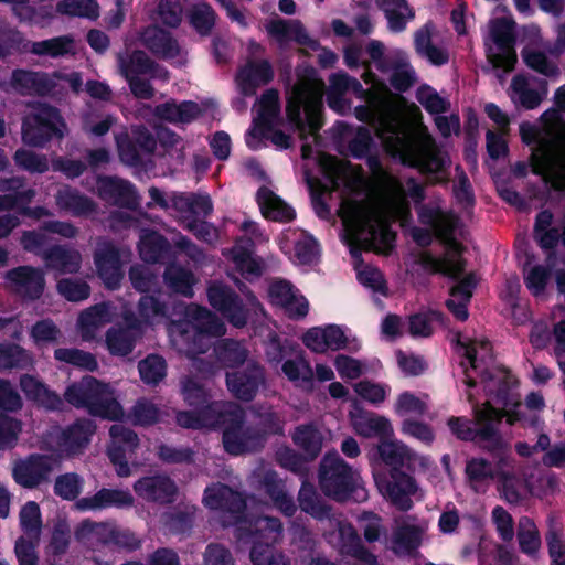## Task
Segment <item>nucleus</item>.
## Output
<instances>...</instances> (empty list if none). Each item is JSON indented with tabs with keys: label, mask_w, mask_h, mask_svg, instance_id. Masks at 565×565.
Masks as SVG:
<instances>
[{
	"label": "nucleus",
	"mask_w": 565,
	"mask_h": 565,
	"mask_svg": "<svg viewBox=\"0 0 565 565\" xmlns=\"http://www.w3.org/2000/svg\"><path fill=\"white\" fill-rule=\"evenodd\" d=\"M74 39L71 35H61L52 39L33 42L31 53L38 56L57 58L73 53Z\"/></svg>",
	"instance_id": "3c124183"
},
{
	"label": "nucleus",
	"mask_w": 565,
	"mask_h": 565,
	"mask_svg": "<svg viewBox=\"0 0 565 565\" xmlns=\"http://www.w3.org/2000/svg\"><path fill=\"white\" fill-rule=\"evenodd\" d=\"M138 323L135 321L126 328H110L106 332V345L111 355L127 356L136 347V330Z\"/></svg>",
	"instance_id": "58836bf2"
},
{
	"label": "nucleus",
	"mask_w": 565,
	"mask_h": 565,
	"mask_svg": "<svg viewBox=\"0 0 565 565\" xmlns=\"http://www.w3.org/2000/svg\"><path fill=\"white\" fill-rule=\"evenodd\" d=\"M94 264L99 279L109 290L120 287L125 273L119 248L110 241L102 242L94 252Z\"/></svg>",
	"instance_id": "dca6fc26"
},
{
	"label": "nucleus",
	"mask_w": 565,
	"mask_h": 565,
	"mask_svg": "<svg viewBox=\"0 0 565 565\" xmlns=\"http://www.w3.org/2000/svg\"><path fill=\"white\" fill-rule=\"evenodd\" d=\"M418 489L414 477L404 472L402 469H391L390 480L385 484V495L392 504L402 512H407L413 508L412 495Z\"/></svg>",
	"instance_id": "b1692460"
},
{
	"label": "nucleus",
	"mask_w": 565,
	"mask_h": 565,
	"mask_svg": "<svg viewBox=\"0 0 565 565\" xmlns=\"http://www.w3.org/2000/svg\"><path fill=\"white\" fill-rule=\"evenodd\" d=\"M375 3L384 13L387 28L393 33L403 32L407 22L415 18V11L407 0H375Z\"/></svg>",
	"instance_id": "4c0bfd02"
},
{
	"label": "nucleus",
	"mask_w": 565,
	"mask_h": 565,
	"mask_svg": "<svg viewBox=\"0 0 565 565\" xmlns=\"http://www.w3.org/2000/svg\"><path fill=\"white\" fill-rule=\"evenodd\" d=\"M134 491L148 502L170 504L175 501L178 487L169 476L153 475L139 478L134 483Z\"/></svg>",
	"instance_id": "aec40b11"
},
{
	"label": "nucleus",
	"mask_w": 565,
	"mask_h": 565,
	"mask_svg": "<svg viewBox=\"0 0 565 565\" xmlns=\"http://www.w3.org/2000/svg\"><path fill=\"white\" fill-rule=\"evenodd\" d=\"M292 441L303 451L307 460H315L321 452L322 436L312 424L298 426L292 435Z\"/></svg>",
	"instance_id": "a18cd8bd"
},
{
	"label": "nucleus",
	"mask_w": 565,
	"mask_h": 565,
	"mask_svg": "<svg viewBox=\"0 0 565 565\" xmlns=\"http://www.w3.org/2000/svg\"><path fill=\"white\" fill-rule=\"evenodd\" d=\"M224 406L225 407L217 412L215 426H212V428H222L224 450L231 456H237L245 423V412L239 405L233 402H225Z\"/></svg>",
	"instance_id": "f3484780"
},
{
	"label": "nucleus",
	"mask_w": 565,
	"mask_h": 565,
	"mask_svg": "<svg viewBox=\"0 0 565 565\" xmlns=\"http://www.w3.org/2000/svg\"><path fill=\"white\" fill-rule=\"evenodd\" d=\"M153 114L157 118L170 124H190L201 116L202 109L193 100H183L178 104L175 99L171 98L158 104Z\"/></svg>",
	"instance_id": "473e14b6"
},
{
	"label": "nucleus",
	"mask_w": 565,
	"mask_h": 565,
	"mask_svg": "<svg viewBox=\"0 0 565 565\" xmlns=\"http://www.w3.org/2000/svg\"><path fill=\"white\" fill-rule=\"evenodd\" d=\"M12 86L21 95H50L56 83L45 72H34L29 70H14L11 76Z\"/></svg>",
	"instance_id": "c85d7f7f"
},
{
	"label": "nucleus",
	"mask_w": 565,
	"mask_h": 565,
	"mask_svg": "<svg viewBox=\"0 0 565 565\" xmlns=\"http://www.w3.org/2000/svg\"><path fill=\"white\" fill-rule=\"evenodd\" d=\"M83 478L76 472H66L56 477L54 493L63 500L74 501L83 490Z\"/></svg>",
	"instance_id": "e2e57ef3"
},
{
	"label": "nucleus",
	"mask_w": 565,
	"mask_h": 565,
	"mask_svg": "<svg viewBox=\"0 0 565 565\" xmlns=\"http://www.w3.org/2000/svg\"><path fill=\"white\" fill-rule=\"evenodd\" d=\"M195 452L190 447H174L164 443L157 446L158 459L167 465L192 463Z\"/></svg>",
	"instance_id": "338daca9"
},
{
	"label": "nucleus",
	"mask_w": 565,
	"mask_h": 565,
	"mask_svg": "<svg viewBox=\"0 0 565 565\" xmlns=\"http://www.w3.org/2000/svg\"><path fill=\"white\" fill-rule=\"evenodd\" d=\"M203 503L209 509L222 510L232 514L243 513L246 509V501L242 494L223 483L206 487Z\"/></svg>",
	"instance_id": "bb28decb"
},
{
	"label": "nucleus",
	"mask_w": 565,
	"mask_h": 565,
	"mask_svg": "<svg viewBox=\"0 0 565 565\" xmlns=\"http://www.w3.org/2000/svg\"><path fill=\"white\" fill-rule=\"evenodd\" d=\"M249 557L254 565H291L282 552L268 544L253 543Z\"/></svg>",
	"instance_id": "052dcab7"
},
{
	"label": "nucleus",
	"mask_w": 565,
	"mask_h": 565,
	"mask_svg": "<svg viewBox=\"0 0 565 565\" xmlns=\"http://www.w3.org/2000/svg\"><path fill=\"white\" fill-rule=\"evenodd\" d=\"M45 266L61 274H75L81 268V254L62 245H53L42 253Z\"/></svg>",
	"instance_id": "c9c22d12"
},
{
	"label": "nucleus",
	"mask_w": 565,
	"mask_h": 565,
	"mask_svg": "<svg viewBox=\"0 0 565 565\" xmlns=\"http://www.w3.org/2000/svg\"><path fill=\"white\" fill-rule=\"evenodd\" d=\"M140 379L148 385H158L167 375V362L159 354H149L138 363Z\"/></svg>",
	"instance_id": "6e6d98bb"
},
{
	"label": "nucleus",
	"mask_w": 565,
	"mask_h": 565,
	"mask_svg": "<svg viewBox=\"0 0 565 565\" xmlns=\"http://www.w3.org/2000/svg\"><path fill=\"white\" fill-rule=\"evenodd\" d=\"M287 119L294 127H296L299 131L300 138L303 140L307 139L309 134H317L323 125L319 98L310 99V102H307L303 105L300 109V122L294 121L290 118Z\"/></svg>",
	"instance_id": "c03bdc74"
},
{
	"label": "nucleus",
	"mask_w": 565,
	"mask_h": 565,
	"mask_svg": "<svg viewBox=\"0 0 565 565\" xmlns=\"http://www.w3.org/2000/svg\"><path fill=\"white\" fill-rule=\"evenodd\" d=\"M134 497L128 490L102 488L92 497H84L77 501L79 510H104L108 508H130Z\"/></svg>",
	"instance_id": "7c9ffc66"
},
{
	"label": "nucleus",
	"mask_w": 565,
	"mask_h": 565,
	"mask_svg": "<svg viewBox=\"0 0 565 565\" xmlns=\"http://www.w3.org/2000/svg\"><path fill=\"white\" fill-rule=\"evenodd\" d=\"M96 429L93 419L79 417L62 429L57 444L67 455L82 454L90 444Z\"/></svg>",
	"instance_id": "412c9836"
},
{
	"label": "nucleus",
	"mask_w": 565,
	"mask_h": 565,
	"mask_svg": "<svg viewBox=\"0 0 565 565\" xmlns=\"http://www.w3.org/2000/svg\"><path fill=\"white\" fill-rule=\"evenodd\" d=\"M279 93L275 88L266 89L259 98V124L271 129L273 119L279 114Z\"/></svg>",
	"instance_id": "69168bd1"
},
{
	"label": "nucleus",
	"mask_w": 565,
	"mask_h": 565,
	"mask_svg": "<svg viewBox=\"0 0 565 565\" xmlns=\"http://www.w3.org/2000/svg\"><path fill=\"white\" fill-rule=\"evenodd\" d=\"M276 435H284V423L278 414L275 412L259 413L255 424L246 425L244 423L237 456L260 451L268 438Z\"/></svg>",
	"instance_id": "9b49d317"
},
{
	"label": "nucleus",
	"mask_w": 565,
	"mask_h": 565,
	"mask_svg": "<svg viewBox=\"0 0 565 565\" xmlns=\"http://www.w3.org/2000/svg\"><path fill=\"white\" fill-rule=\"evenodd\" d=\"M111 438L107 448V456L110 462L116 467L119 477H128L131 473L128 457L135 455L139 447L138 435L130 428L120 424H114L109 429Z\"/></svg>",
	"instance_id": "ddd939ff"
},
{
	"label": "nucleus",
	"mask_w": 565,
	"mask_h": 565,
	"mask_svg": "<svg viewBox=\"0 0 565 565\" xmlns=\"http://www.w3.org/2000/svg\"><path fill=\"white\" fill-rule=\"evenodd\" d=\"M186 18L196 33L207 36L214 29L216 13L207 2L200 0L188 10Z\"/></svg>",
	"instance_id": "8fccbe9b"
},
{
	"label": "nucleus",
	"mask_w": 565,
	"mask_h": 565,
	"mask_svg": "<svg viewBox=\"0 0 565 565\" xmlns=\"http://www.w3.org/2000/svg\"><path fill=\"white\" fill-rule=\"evenodd\" d=\"M66 124L61 111L46 103H35L32 111L24 117L21 127L22 140L25 145L43 148L52 140H62Z\"/></svg>",
	"instance_id": "20e7f679"
},
{
	"label": "nucleus",
	"mask_w": 565,
	"mask_h": 565,
	"mask_svg": "<svg viewBox=\"0 0 565 565\" xmlns=\"http://www.w3.org/2000/svg\"><path fill=\"white\" fill-rule=\"evenodd\" d=\"M266 30L281 47L290 41L300 45H309L311 42L307 30L299 21L273 20L267 24Z\"/></svg>",
	"instance_id": "e433bc0d"
},
{
	"label": "nucleus",
	"mask_w": 565,
	"mask_h": 565,
	"mask_svg": "<svg viewBox=\"0 0 565 565\" xmlns=\"http://www.w3.org/2000/svg\"><path fill=\"white\" fill-rule=\"evenodd\" d=\"M317 71L312 66L297 68V83L290 87L286 100V116L300 122V109L310 99L318 98L315 90Z\"/></svg>",
	"instance_id": "a211bd4d"
},
{
	"label": "nucleus",
	"mask_w": 565,
	"mask_h": 565,
	"mask_svg": "<svg viewBox=\"0 0 565 565\" xmlns=\"http://www.w3.org/2000/svg\"><path fill=\"white\" fill-rule=\"evenodd\" d=\"M298 344L288 339H281L277 333H269L265 343V355L269 364L278 365L286 356L292 355Z\"/></svg>",
	"instance_id": "4d7b16f0"
},
{
	"label": "nucleus",
	"mask_w": 565,
	"mask_h": 565,
	"mask_svg": "<svg viewBox=\"0 0 565 565\" xmlns=\"http://www.w3.org/2000/svg\"><path fill=\"white\" fill-rule=\"evenodd\" d=\"M416 98L425 110L430 115L445 114L450 109L449 100L443 98L430 86H422L416 94Z\"/></svg>",
	"instance_id": "774afa93"
},
{
	"label": "nucleus",
	"mask_w": 565,
	"mask_h": 565,
	"mask_svg": "<svg viewBox=\"0 0 565 565\" xmlns=\"http://www.w3.org/2000/svg\"><path fill=\"white\" fill-rule=\"evenodd\" d=\"M98 195L105 201H111L119 207L136 209L138 195L135 185L127 180L116 177H98Z\"/></svg>",
	"instance_id": "5701e85b"
},
{
	"label": "nucleus",
	"mask_w": 565,
	"mask_h": 565,
	"mask_svg": "<svg viewBox=\"0 0 565 565\" xmlns=\"http://www.w3.org/2000/svg\"><path fill=\"white\" fill-rule=\"evenodd\" d=\"M256 201L263 216L267 220L289 223L296 218L295 209L267 186L263 185L258 189Z\"/></svg>",
	"instance_id": "2f4dec72"
},
{
	"label": "nucleus",
	"mask_w": 565,
	"mask_h": 565,
	"mask_svg": "<svg viewBox=\"0 0 565 565\" xmlns=\"http://www.w3.org/2000/svg\"><path fill=\"white\" fill-rule=\"evenodd\" d=\"M211 307L220 312L233 327L243 328L248 321V309L241 296L222 281H212L206 289Z\"/></svg>",
	"instance_id": "6e6552de"
},
{
	"label": "nucleus",
	"mask_w": 565,
	"mask_h": 565,
	"mask_svg": "<svg viewBox=\"0 0 565 565\" xmlns=\"http://www.w3.org/2000/svg\"><path fill=\"white\" fill-rule=\"evenodd\" d=\"M422 530L416 525L404 524L398 526L392 536V550L401 556H412L422 544Z\"/></svg>",
	"instance_id": "37998d69"
},
{
	"label": "nucleus",
	"mask_w": 565,
	"mask_h": 565,
	"mask_svg": "<svg viewBox=\"0 0 565 565\" xmlns=\"http://www.w3.org/2000/svg\"><path fill=\"white\" fill-rule=\"evenodd\" d=\"M502 417L503 414L493 407L489 401L484 404L483 408L475 412L478 431L473 443L491 457L511 447L499 429Z\"/></svg>",
	"instance_id": "1a4fd4ad"
},
{
	"label": "nucleus",
	"mask_w": 565,
	"mask_h": 565,
	"mask_svg": "<svg viewBox=\"0 0 565 565\" xmlns=\"http://www.w3.org/2000/svg\"><path fill=\"white\" fill-rule=\"evenodd\" d=\"M186 316L191 319L195 342L222 337L226 331L221 319L205 307L191 305L186 309Z\"/></svg>",
	"instance_id": "c756f323"
},
{
	"label": "nucleus",
	"mask_w": 565,
	"mask_h": 565,
	"mask_svg": "<svg viewBox=\"0 0 565 565\" xmlns=\"http://www.w3.org/2000/svg\"><path fill=\"white\" fill-rule=\"evenodd\" d=\"M418 264L430 274H440L458 281L450 288V296L470 302L477 280L472 273L461 278L466 270V260L462 257L456 259L448 255L435 257L431 253L424 252L419 256Z\"/></svg>",
	"instance_id": "39448f33"
},
{
	"label": "nucleus",
	"mask_w": 565,
	"mask_h": 565,
	"mask_svg": "<svg viewBox=\"0 0 565 565\" xmlns=\"http://www.w3.org/2000/svg\"><path fill=\"white\" fill-rule=\"evenodd\" d=\"M130 419L134 425L150 427L160 419V409L147 398L138 399L130 411Z\"/></svg>",
	"instance_id": "0e129e2a"
},
{
	"label": "nucleus",
	"mask_w": 565,
	"mask_h": 565,
	"mask_svg": "<svg viewBox=\"0 0 565 565\" xmlns=\"http://www.w3.org/2000/svg\"><path fill=\"white\" fill-rule=\"evenodd\" d=\"M379 455L382 461L391 469H402L405 463L407 467L416 461L417 455L401 441L384 439L377 446Z\"/></svg>",
	"instance_id": "ea45409f"
},
{
	"label": "nucleus",
	"mask_w": 565,
	"mask_h": 565,
	"mask_svg": "<svg viewBox=\"0 0 565 565\" xmlns=\"http://www.w3.org/2000/svg\"><path fill=\"white\" fill-rule=\"evenodd\" d=\"M20 526L22 531L34 541H39L42 516L40 507L35 501L26 502L20 511Z\"/></svg>",
	"instance_id": "680f3d73"
},
{
	"label": "nucleus",
	"mask_w": 565,
	"mask_h": 565,
	"mask_svg": "<svg viewBox=\"0 0 565 565\" xmlns=\"http://www.w3.org/2000/svg\"><path fill=\"white\" fill-rule=\"evenodd\" d=\"M4 279L12 291L24 300H39L45 290V273L40 267L21 265L11 268L4 274Z\"/></svg>",
	"instance_id": "2eb2a0df"
},
{
	"label": "nucleus",
	"mask_w": 565,
	"mask_h": 565,
	"mask_svg": "<svg viewBox=\"0 0 565 565\" xmlns=\"http://www.w3.org/2000/svg\"><path fill=\"white\" fill-rule=\"evenodd\" d=\"M397 154L404 167L426 175L430 185L449 182L451 159L434 141L424 145L413 139H399Z\"/></svg>",
	"instance_id": "7ed1b4c3"
},
{
	"label": "nucleus",
	"mask_w": 565,
	"mask_h": 565,
	"mask_svg": "<svg viewBox=\"0 0 565 565\" xmlns=\"http://www.w3.org/2000/svg\"><path fill=\"white\" fill-rule=\"evenodd\" d=\"M275 71L268 60L247 61L237 74L241 93L254 96L257 89L273 82Z\"/></svg>",
	"instance_id": "393cba45"
},
{
	"label": "nucleus",
	"mask_w": 565,
	"mask_h": 565,
	"mask_svg": "<svg viewBox=\"0 0 565 565\" xmlns=\"http://www.w3.org/2000/svg\"><path fill=\"white\" fill-rule=\"evenodd\" d=\"M259 486L264 493L271 500L274 507L286 516H292L297 507L291 495L286 490V484L278 473L273 470H266L259 478Z\"/></svg>",
	"instance_id": "cd10ccee"
},
{
	"label": "nucleus",
	"mask_w": 565,
	"mask_h": 565,
	"mask_svg": "<svg viewBox=\"0 0 565 565\" xmlns=\"http://www.w3.org/2000/svg\"><path fill=\"white\" fill-rule=\"evenodd\" d=\"M32 359L29 352L21 345L12 342L0 343V369H26Z\"/></svg>",
	"instance_id": "5fc2aeb1"
},
{
	"label": "nucleus",
	"mask_w": 565,
	"mask_h": 565,
	"mask_svg": "<svg viewBox=\"0 0 565 565\" xmlns=\"http://www.w3.org/2000/svg\"><path fill=\"white\" fill-rule=\"evenodd\" d=\"M168 287L175 294H180L186 298L194 296L193 286L196 282L194 274L182 266L171 265L166 268L163 275Z\"/></svg>",
	"instance_id": "09e8293b"
},
{
	"label": "nucleus",
	"mask_w": 565,
	"mask_h": 565,
	"mask_svg": "<svg viewBox=\"0 0 565 565\" xmlns=\"http://www.w3.org/2000/svg\"><path fill=\"white\" fill-rule=\"evenodd\" d=\"M56 11L70 17L96 19L99 6L96 0H62L57 2Z\"/></svg>",
	"instance_id": "bf43d9fd"
},
{
	"label": "nucleus",
	"mask_w": 565,
	"mask_h": 565,
	"mask_svg": "<svg viewBox=\"0 0 565 565\" xmlns=\"http://www.w3.org/2000/svg\"><path fill=\"white\" fill-rule=\"evenodd\" d=\"M53 468L54 462L50 456L31 454L14 462L12 478L24 489H36L50 480Z\"/></svg>",
	"instance_id": "4468645a"
},
{
	"label": "nucleus",
	"mask_w": 565,
	"mask_h": 565,
	"mask_svg": "<svg viewBox=\"0 0 565 565\" xmlns=\"http://www.w3.org/2000/svg\"><path fill=\"white\" fill-rule=\"evenodd\" d=\"M215 355L225 367L237 370L247 363L249 351L237 340L222 339L214 348Z\"/></svg>",
	"instance_id": "79ce46f5"
},
{
	"label": "nucleus",
	"mask_w": 565,
	"mask_h": 565,
	"mask_svg": "<svg viewBox=\"0 0 565 565\" xmlns=\"http://www.w3.org/2000/svg\"><path fill=\"white\" fill-rule=\"evenodd\" d=\"M268 292L273 302L281 307L289 319L298 321L307 317L309 302L291 282L284 279L274 281Z\"/></svg>",
	"instance_id": "6ab92c4d"
},
{
	"label": "nucleus",
	"mask_w": 565,
	"mask_h": 565,
	"mask_svg": "<svg viewBox=\"0 0 565 565\" xmlns=\"http://www.w3.org/2000/svg\"><path fill=\"white\" fill-rule=\"evenodd\" d=\"M139 255L148 264H166L173 257L170 242L157 231H148L141 236Z\"/></svg>",
	"instance_id": "f704fd0d"
},
{
	"label": "nucleus",
	"mask_w": 565,
	"mask_h": 565,
	"mask_svg": "<svg viewBox=\"0 0 565 565\" xmlns=\"http://www.w3.org/2000/svg\"><path fill=\"white\" fill-rule=\"evenodd\" d=\"M115 140L120 161L129 167H141L142 154H152L157 149V139L143 125L116 135Z\"/></svg>",
	"instance_id": "9d476101"
},
{
	"label": "nucleus",
	"mask_w": 565,
	"mask_h": 565,
	"mask_svg": "<svg viewBox=\"0 0 565 565\" xmlns=\"http://www.w3.org/2000/svg\"><path fill=\"white\" fill-rule=\"evenodd\" d=\"M64 399L77 409H86L90 416L118 422L124 417L121 404L111 395L109 386L85 375L65 388Z\"/></svg>",
	"instance_id": "f03ea898"
},
{
	"label": "nucleus",
	"mask_w": 565,
	"mask_h": 565,
	"mask_svg": "<svg viewBox=\"0 0 565 565\" xmlns=\"http://www.w3.org/2000/svg\"><path fill=\"white\" fill-rule=\"evenodd\" d=\"M54 359L78 369L94 372L98 369L96 356L77 348H58L54 350Z\"/></svg>",
	"instance_id": "864d4df0"
},
{
	"label": "nucleus",
	"mask_w": 565,
	"mask_h": 565,
	"mask_svg": "<svg viewBox=\"0 0 565 565\" xmlns=\"http://www.w3.org/2000/svg\"><path fill=\"white\" fill-rule=\"evenodd\" d=\"M490 36L497 45L499 53L487 54L489 62L494 68L511 72L518 62L515 52L516 36L513 31V23L505 18H497L491 21Z\"/></svg>",
	"instance_id": "f8f14e48"
},
{
	"label": "nucleus",
	"mask_w": 565,
	"mask_h": 565,
	"mask_svg": "<svg viewBox=\"0 0 565 565\" xmlns=\"http://www.w3.org/2000/svg\"><path fill=\"white\" fill-rule=\"evenodd\" d=\"M529 162L533 174L543 177L555 191H565V156L558 154L552 141H541Z\"/></svg>",
	"instance_id": "0eeeda50"
},
{
	"label": "nucleus",
	"mask_w": 565,
	"mask_h": 565,
	"mask_svg": "<svg viewBox=\"0 0 565 565\" xmlns=\"http://www.w3.org/2000/svg\"><path fill=\"white\" fill-rule=\"evenodd\" d=\"M302 343L315 353H326L328 350L339 351L345 349L348 338L337 324L312 327L302 335Z\"/></svg>",
	"instance_id": "4be33fe9"
},
{
	"label": "nucleus",
	"mask_w": 565,
	"mask_h": 565,
	"mask_svg": "<svg viewBox=\"0 0 565 565\" xmlns=\"http://www.w3.org/2000/svg\"><path fill=\"white\" fill-rule=\"evenodd\" d=\"M353 427L360 436L366 438L377 437L380 441L390 439L393 436L391 422L384 416L373 413L358 416L353 422Z\"/></svg>",
	"instance_id": "a19ab883"
},
{
	"label": "nucleus",
	"mask_w": 565,
	"mask_h": 565,
	"mask_svg": "<svg viewBox=\"0 0 565 565\" xmlns=\"http://www.w3.org/2000/svg\"><path fill=\"white\" fill-rule=\"evenodd\" d=\"M318 480L323 494L337 502H362L367 499L360 476L337 451L327 452L322 457Z\"/></svg>",
	"instance_id": "f257e3e1"
},
{
	"label": "nucleus",
	"mask_w": 565,
	"mask_h": 565,
	"mask_svg": "<svg viewBox=\"0 0 565 565\" xmlns=\"http://www.w3.org/2000/svg\"><path fill=\"white\" fill-rule=\"evenodd\" d=\"M55 203L61 211L71 213L73 216H87L96 211V203L89 196L81 193L79 190L68 184L57 189Z\"/></svg>",
	"instance_id": "72a5a7b5"
},
{
	"label": "nucleus",
	"mask_w": 565,
	"mask_h": 565,
	"mask_svg": "<svg viewBox=\"0 0 565 565\" xmlns=\"http://www.w3.org/2000/svg\"><path fill=\"white\" fill-rule=\"evenodd\" d=\"M140 39L145 47L160 60L170 61L178 57L181 53L178 40L171 32L158 25L146 28Z\"/></svg>",
	"instance_id": "a878e982"
},
{
	"label": "nucleus",
	"mask_w": 565,
	"mask_h": 565,
	"mask_svg": "<svg viewBox=\"0 0 565 565\" xmlns=\"http://www.w3.org/2000/svg\"><path fill=\"white\" fill-rule=\"evenodd\" d=\"M225 382L234 398L249 403L266 387L267 372L259 361L249 359L242 367L226 372Z\"/></svg>",
	"instance_id": "423d86ee"
},
{
	"label": "nucleus",
	"mask_w": 565,
	"mask_h": 565,
	"mask_svg": "<svg viewBox=\"0 0 565 565\" xmlns=\"http://www.w3.org/2000/svg\"><path fill=\"white\" fill-rule=\"evenodd\" d=\"M282 535V523L275 516H260L254 524L253 543L268 544L275 546Z\"/></svg>",
	"instance_id": "603ef678"
},
{
	"label": "nucleus",
	"mask_w": 565,
	"mask_h": 565,
	"mask_svg": "<svg viewBox=\"0 0 565 565\" xmlns=\"http://www.w3.org/2000/svg\"><path fill=\"white\" fill-rule=\"evenodd\" d=\"M281 371L290 382L302 381L311 384L315 377L313 370L301 351L296 359H287L281 365Z\"/></svg>",
	"instance_id": "13d9d810"
},
{
	"label": "nucleus",
	"mask_w": 565,
	"mask_h": 565,
	"mask_svg": "<svg viewBox=\"0 0 565 565\" xmlns=\"http://www.w3.org/2000/svg\"><path fill=\"white\" fill-rule=\"evenodd\" d=\"M298 502L301 511L318 520H323L330 514V507L320 500L315 486L308 480L301 483Z\"/></svg>",
	"instance_id": "de8ad7c7"
},
{
	"label": "nucleus",
	"mask_w": 565,
	"mask_h": 565,
	"mask_svg": "<svg viewBox=\"0 0 565 565\" xmlns=\"http://www.w3.org/2000/svg\"><path fill=\"white\" fill-rule=\"evenodd\" d=\"M119 67L122 76L127 79L134 76L153 73L157 63L152 61L146 52L135 50L126 56H119Z\"/></svg>",
	"instance_id": "49530a36"
}]
</instances>
